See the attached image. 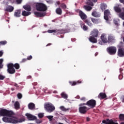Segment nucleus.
Returning a JSON list of instances; mask_svg holds the SVG:
<instances>
[{"mask_svg": "<svg viewBox=\"0 0 124 124\" xmlns=\"http://www.w3.org/2000/svg\"><path fill=\"white\" fill-rule=\"evenodd\" d=\"M22 1H23V0H16V2L17 4L22 3Z\"/></svg>", "mask_w": 124, "mask_h": 124, "instance_id": "52", "label": "nucleus"}, {"mask_svg": "<svg viewBox=\"0 0 124 124\" xmlns=\"http://www.w3.org/2000/svg\"><path fill=\"white\" fill-rule=\"evenodd\" d=\"M27 61H28L27 59L24 58L22 60L21 62H27Z\"/></svg>", "mask_w": 124, "mask_h": 124, "instance_id": "54", "label": "nucleus"}, {"mask_svg": "<svg viewBox=\"0 0 124 124\" xmlns=\"http://www.w3.org/2000/svg\"><path fill=\"white\" fill-rule=\"evenodd\" d=\"M69 83L71 86H76L78 84H81L82 83V81L78 80L77 81H69Z\"/></svg>", "mask_w": 124, "mask_h": 124, "instance_id": "18", "label": "nucleus"}, {"mask_svg": "<svg viewBox=\"0 0 124 124\" xmlns=\"http://www.w3.org/2000/svg\"><path fill=\"white\" fill-rule=\"evenodd\" d=\"M56 13L58 15H62V10L61 8H57L56 9Z\"/></svg>", "mask_w": 124, "mask_h": 124, "instance_id": "27", "label": "nucleus"}, {"mask_svg": "<svg viewBox=\"0 0 124 124\" xmlns=\"http://www.w3.org/2000/svg\"><path fill=\"white\" fill-rule=\"evenodd\" d=\"M20 14H21V10H17L14 13V16L17 18L20 17Z\"/></svg>", "mask_w": 124, "mask_h": 124, "instance_id": "24", "label": "nucleus"}, {"mask_svg": "<svg viewBox=\"0 0 124 124\" xmlns=\"http://www.w3.org/2000/svg\"><path fill=\"white\" fill-rule=\"evenodd\" d=\"M60 109L62 110L63 112H67L69 111V110H70V108H65L63 106H62L60 107Z\"/></svg>", "mask_w": 124, "mask_h": 124, "instance_id": "26", "label": "nucleus"}, {"mask_svg": "<svg viewBox=\"0 0 124 124\" xmlns=\"http://www.w3.org/2000/svg\"><path fill=\"white\" fill-rule=\"evenodd\" d=\"M86 4L89 6H93V2H87Z\"/></svg>", "mask_w": 124, "mask_h": 124, "instance_id": "47", "label": "nucleus"}, {"mask_svg": "<svg viewBox=\"0 0 124 124\" xmlns=\"http://www.w3.org/2000/svg\"><path fill=\"white\" fill-rule=\"evenodd\" d=\"M46 118L48 119V120H49L50 121H51L53 120V118H54V117L53 116L49 115L47 116Z\"/></svg>", "mask_w": 124, "mask_h": 124, "instance_id": "46", "label": "nucleus"}, {"mask_svg": "<svg viewBox=\"0 0 124 124\" xmlns=\"http://www.w3.org/2000/svg\"><path fill=\"white\" fill-rule=\"evenodd\" d=\"M83 8L86 10V11H91L93 9V7L89 5H84Z\"/></svg>", "mask_w": 124, "mask_h": 124, "instance_id": "29", "label": "nucleus"}, {"mask_svg": "<svg viewBox=\"0 0 124 124\" xmlns=\"http://www.w3.org/2000/svg\"><path fill=\"white\" fill-rule=\"evenodd\" d=\"M2 52L0 51V57H1L2 56Z\"/></svg>", "mask_w": 124, "mask_h": 124, "instance_id": "64", "label": "nucleus"}, {"mask_svg": "<svg viewBox=\"0 0 124 124\" xmlns=\"http://www.w3.org/2000/svg\"><path fill=\"white\" fill-rule=\"evenodd\" d=\"M13 114V111L7 110V114L6 115V117H11V116H12Z\"/></svg>", "mask_w": 124, "mask_h": 124, "instance_id": "33", "label": "nucleus"}, {"mask_svg": "<svg viewBox=\"0 0 124 124\" xmlns=\"http://www.w3.org/2000/svg\"><path fill=\"white\" fill-rule=\"evenodd\" d=\"M119 119L121 121H124V114H120L119 116Z\"/></svg>", "mask_w": 124, "mask_h": 124, "instance_id": "40", "label": "nucleus"}, {"mask_svg": "<svg viewBox=\"0 0 124 124\" xmlns=\"http://www.w3.org/2000/svg\"><path fill=\"white\" fill-rule=\"evenodd\" d=\"M91 21L93 23V24H98V19L94 18H92Z\"/></svg>", "mask_w": 124, "mask_h": 124, "instance_id": "35", "label": "nucleus"}, {"mask_svg": "<svg viewBox=\"0 0 124 124\" xmlns=\"http://www.w3.org/2000/svg\"><path fill=\"white\" fill-rule=\"evenodd\" d=\"M84 23H85V24H87L88 26H89V27H92L93 26V23H92L91 21H90V20L89 19H86L84 21Z\"/></svg>", "mask_w": 124, "mask_h": 124, "instance_id": "28", "label": "nucleus"}, {"mask_svg": "<svg viewBox=\"0 0 124 124\" xmlns=\"http://www.w3.org/2000/svg\"><path fill=\"white\" fill-rule=\"evenodd\" d=\"M5 76L0 75V80H4Z\"/></svg>", "mask_w": 124, "mask_h": 124, "instance_id": "51", "label": "nucleus"}, {"mask_svg": "<svg viewBox=\"0 0 124 124\" xmlns=\"http://www.w3.org/2000/svg\"><path fill=\"white\" fill-rule=\"evenodd\" d=\"M121 100L122 102H124V95L121 96Z\"/></svg>", "mask_w": 124, "mask_h": 124, "instance_id": "55", "label": "nucleus"}, {"mask_svg": "<svg viewBox=\"0 0 124 124\" xmlns=\"http://www.w3.org/2000/svg\"><path fill=\"white\" fill-rule=\"evenodd\" d=\"M114 10L116 12V13L120 14L122 12V10H123V8H122V5L121 4H117L114 7Z\"/></svg>", "mask_w": 124, "mask_h": 124, "instance_id": "8", "label": "nucleus"}, {"mask_svg": "<svg viewBox=\"0 0 124 124\" xmlns=\"http://www.w3.org/2000/svg\"><path fill=\"white\" fill-rule=\"evenodd\" d=\"M98 97L100 99H105V98H106V97H107V95L105 93H100L98 95Z\"/></svg>", "mask_w": 124, "mask_h": 124, "instance_id": "14", "label": "nucleus"}, {"mask_svg": "<svg viewBox=\"0 0 124 124\" xmlns=\"http://www.w3.org/2000/svg\"><path fill=\"white\" fill-rule=\"evenodd\" d=\"M14 106L16 110H19V109H20V103L18 101H16L14 104Z\"/></svg>", "mask_w": 124, "mask_h": 124, "instance_id": "25", "label": "nucleus"}, {"mask_svg": "<svg viewBox=\"0 0 124 124\" xmlns=\"http://www.w3.org/2000/svg\"><path fill=\"white\" fill-rule=\"evenodd\" d=\"M86 120L87 122H90L91 119H90V118L87 117Z\"/></svg>", "mask_w": 124, "mask_h": 124, "instance_id": "62", "label": "nucleus"}, {"mask_svg": "<svg viewBox=\"0 0 124 124\" xmlns=\"http://www.w3.org/2000/svg\"><path fill=\"white\" fill-rule=\"evenodd\" d=\"M118 56L119 57H124V51L122 48H119L118 51Z\"/></svg>", "mask_w": 124, "mask_h": 124, "instance_id": "16", "label": "nucleus"}, {"mask_svg": "<svg viewBox=\"0 0 124 124\" xmlns=\"http://www.w3.org/2000/svg\"><path fill=\"white\" fill-rule=\"evenodd\" d=\"M100 8L102 11H104L107 8V4L104 3H101L100 4Z\"/></svg>", "mask_w": 124, "mask_h": 124, "instance_id": "22", "label": "nucleus"}, {"mask_svg": "<svg viewBox=\"0 0 124 124\" xmlns=\"http://www.w3.org/2000/svg\"><path fill=\"white\" fill-rule=\"evenodd\" d=\"M3 122L5 123H11V124H18V123H23V119H20L19 120H16V119L11 118L4 117L2 118Z\"/></svg>", "mask_w": 124, "mask_h": 124, "instance_id": "2", "label": "nucleus"}, {"mask_svg": "<svg viewBox=\"0 0 124 124\" xmlns=\"http://www.w3.org/2000/svg\"><path fill=\"white\" fill-rule=\"evenodd\" d=\"M42 121L38 119H36V124H42Z\"/></svg>", "mask_w": 124, "mask_h": 124, "instance_id": "50", "label": "nucleus"}, {"mask_svg": "<svg viewBox=\"0 0 124 124\" xmlns=\"http://www.w3.org/2000/svg\"><path fill=\"white\" fill-rule=\"evenodd\" d=\"M108 41L109 43L113 42V41H114V38H113V37L109 36L108 37Z\"/></svg>", "mask_w": 124, "mask_h": 124, "instance_id": "37", "label": "nucleus"}, {"mask_svg": "<svg viewBox=\"0 0 124 124\" xmlns=\"http://www.w3.org/2000/svg\"><path fill=\"white\" fill-rule=\"evenodd\" d=\"M80 25L82 28V29H83V30L84 31H88V26H86L85 25V23H84V22H83V21H80Z\"/></svg>", "mask_w": 124, "mask_h": 124, "instance_id": "17", "label": "nucleus"}, {"mask_svg": "<svg viewBox=\"0 0 124 124\" xmlns=\"http://www.w3.org/2000/svg\"><path fill=\"white\" fill-rule=\"evenodd\" d=\"M38 117H39V118H40V119L43 118V117H44V113H39L38 114Z\"/></svg>", "mask_w": 124, "mask_h": 124, "instance_id": "45", "label": "nucleus"}, {"mask_svg": "<svg viewBox=\"0 0 124 124\" xmlns=\"http://www.w3.org/2000/svg\"><path fill=\"white\" fill-rule=\"evenodd\" d=\"M78 15L80 17L81 20H86L87 19V18H88L87 15H86V14L83 12L81 10L79 11Z\"/></svg>", "mask_w": 124, "mask_h": 124, "instance_id": "9", "label": "nucleus"}, {"mask_svg": "<svg viewBox=\"0 0 124 124\" xmlns=\"http://www.w3.org/2000/svg\"><path fill=\"white\" fill-rule=\"evenodd\" d=\"M81 100H82L83 101H85L86 100V98L85 97H82L80 99Z\"/></svg>", "mask_w": 124, "mask_h": 124, "instance_id": "59", "label": "nucleus"}, {"mask_svg": "<svg viewBox=\"0 0 124 124\" xmlns=\"http://www.w3.org/2000/svg\"><path fill=\"white\" fill-rule=\"evenodd\" d=\"M2 62H3V59H0V68H2L3 67V64H2Z\"/></svg>", "mask_w": 124, "mask_h": 124, "instance_id": "43", "label": "nucleus"}, {"mask_svg": "<svg viewBox=\"0 0 124 124\" xmlns=\"http://www.w3.org/2000/svg\"><path fill=\"white\" fill-rule=\"evenodd\" d=\"M108 17H109V16L104 15V18L105 20H106V21H108V20H109Z\"/></svg>", "mask_w": 124, "mask_h": 124, "instance_id": "49", "label": "nucleus"}, {"mask_svg": "<svg viewBox=\"0 0 124 124\" xmlns=\"http://www.w3.org/2000/svg\"><path fill=\"white\" fill-rule=\"evenodd\" d=\"M14 86L16 88H19V86H18V84H17V83L15 84Z\"/></svg>", "mask_w": 124, "mask_h": 124, "instance_id": "61", "label": "nucleus"}, {"mask_svg": "<svg viewBox=\"0 0 124 124\" xmlns=\"http://www.w3.org/2000/svg\"><path fill=\"white\" fill-rule=\"evenodd\" d=\"M84 105H87L90 107V109H93L96 106V101L94 99H91L87 102L86 103H81L79 105V106H84Z\"/></svg>", "mask_w": 124, "mask_h": 124, "instance_id": "1", "label": "nucleus"}, {"mask_svg": "<svg viewBox=\"0 0 124 124\" xmlns=\"http://www.w3.org/2000/svg\"><path fill=\"white\" fill-rule=\"evenodd\" d=\"M31 13L30 12H27L26 11H24L22 12V16H29V15H31Z\"/></svg>", "mask_w": 124, "mask_h": 124, "instance_id": "30", "label": "nucleus"}, {"mask_svg": "<svg viewBox=\"0 0 124 124\" xmlns=\"http://www.w3.org/2000/svg\"><path fill=\"white\" fill-rule=\"evenodd\" d=\"M31 59H32V56L31 55H30V56H28V57H27V61H28H28H31Z\"/></svg>", "mask_w": 124, "mask_h": 124, "instance_id": "53", "label": "nucleus"}, {"mask_svg": "<svg viewBox=\"0 0 124 124\" xmlns=\"http://www.w3.org/2000/svg\"><path fill=\"white\" fill-rule=\"evenodd\" d=\"M34 15H35L36 17H44L45 15H46V14L45 13H40L38 12H34Z\"/></svg>", "mask_w": 124, "mask_h": 124, "instance_id": "12", "label": "nucleus"}, {"mask_svg": "<svg viewBox=\"0 0 124 124\" xmlns=\"http://www.w3.org/2000/svg\"><path fill=\"white\" fill-rule=\"evenodd\" d=\"M36 9L37 11H42L44 12L47 10V6L43 3L38 2L36 4Z\"/></svg>", "mask_w": 124, "mask_h": 124, "instance_id": "3", "label": "nucleus"}, {"mask_svg": "<svg viewBox=\"0 0 124 124\" xmlns=\"http://www.w3.org/2000/svg\"><path fill=\"white\" fill-rule=\"evenodd\" d=\"M28 108L30 110L35 109V105L33 103H30L28 104Z\"/></svg>", "mask_w": 124, "mask_h": 124, "instance_id": "20", "label": "nucleus"}, {"mask_svg": "<svg viewBox=\"0 0 124 124\" xmlns=\"http://www.w3.org/2000/svg\"><path fill=\"white\" fill-rule=\"evenodd\" d=\"M61 96L63 98H64L65 99H67V95L64 93H61Z\"/></svg>", "mask_w": 124, "mask_h": 124, "instance_id": "39", "label": "nucleus"}, {"mask_svg": "<svg viewBox=\"0 0 124 124\" xmlns=\"http://www.w3.org/2000/svg\"><path fill=\"white\" fill-rule=\"evenodd\" d=\"M50 45H52V44H51V43H49V44H48L46 46L47 47V46H50Z\"/></svg>", "mask_w": 124, "mask_h": 124, "instance_id": "63", "label": "nucleus"}, {"mask_svg": "<svg viewBox=\"0 0 124 124\" xmlns=\"http://www.w3.org/2000/svg\"><path fill=\"white\" fill-rule=\"evenodd\" d=\"M104 15H107L109 16L110 15V11L109 10H106L104 11Z\"/></svg>", "mask_w": 124, "mask_h": 124, "instance_id": "38", "label": "nucleus"}, {"mask_svg": "<svg viewBox=\"0 0 124 124\" xmlns=\"http://www.w3.org/2000/svg\"><path fill=\"white\" fill-rule=\"evenodd\" d=\"M99 32V31H98L97 29H94L91 31L90 35H92V36H93L94 37H97V36H98Z\"/></svg>", "mask_w": 124, "mask_h": 124, "instance_id": "10", "label": "nucleus"}, {"mask_svg": "<svg viewBox=\"0 0 124 124\" xmlns=\"http://www.w3.org/2000/svg\"><path fill=\"white\" fill-rule=\"evenodd\" d=\"M90 108L86 107V106H80L79 108V112H80L81 114H85L89 111Z\"/></svg>", "mask_w": 124, "mask_h": 124, "instance_id": "7", "label": "nucleus"}, {"mask_svg": "<svg viewBox=\"0 0 124 124\" xmlns=\"http://www.w3.org/2000/svg\"><path fill=\"white\" fill-rule=\"evenodd\" d=\"M107 51L109 55H115L117 52V48L115 46H110L107 48Z\"/></svg>", "mask_w": 124, "mask_h": 124, "instance_id": "6", "label": "nucleus"}, {"mask_svg": "<svg viewBox=\"0 0 124 124\" xmlns=\"http://www.w3.org/2000/svg\"><path fill=\"white\" fill-rule=\"evenodd\" d=\"M23 8L27 11H31V6H30V5L24 6Z\"/></svg>", "mask_w": 124, "mask_h": 124, "instance_id": "32", "label": "nucleus"}, {"mask_svg": "<svg viewBox=\"0 0 124 124\" xmlns=\"http://www.w3.org/2000/svg\"><path fill=\"white\" fill-rule=\"evenodd\" d=\"M122 12L118 14V16L122 20H124V7L122 8Z\"/></svg>", "mask_w": 124, "mask_h": 124, "instance_id": "21", "label": "nucleus"}, {"mask_svg": "<svg viewBox=\"0 0 124 124\" xmlns=\"http://www.w3.org/2000/svg\"><path fill=\"white\" fill-rule=\"evenodd\" d=\"M44 107L48 113H52V112H54V111H55V109H56L55 106H54L52 104H45Z\"/></svg>", "mask_w": 124, "mask_h": 124, "instance_id": "4", "label": "nucleus"}, {"mask_svg": "<svg viewBox=\"0 0 124 124\" xmlns=\"http://www.w3.org/2000/svg\"><path fill=\"white\" fill-rule=\"evenodd\" d=\"M62 33H64V31H63V30H56L55 34H62Z\"/></svg>", "mask_w": 124, "mask_h": 124, "instance_id": "34", "label": "nucleus"}, {"mask_svg": "<svg viewBox=\"0 0 124 124\" xmlns=\"http://www.w3.org/2000/svg\"><path fill=\"white\" fill-rule=\"evenodd\" d=\"M13 67H15L16 69H19L20 68V64L18 63L13 64Z\"/></svg>", "mask_w": 124, "mask_h": 124, "instance_id": "36", "label": "nucleus"}, {"mask_svg": "<svg viewBox=\"0 0 124 124\" xmlns=\"http://www.w3.org/2000/svg\"><path fill=\"white\" fill-rule=\"evenodd\" d=\"M13 10H14V7L11 5L7 6L5 9L6 12H12Z\"/></svg>", "mask_w": 124, "mask_h": 124, "instance_id": "13", "label": "nucleus"}, {"mask_svg": "<svg viewBox=\"0 0 124 124\" xmlns=\"http://www.w3.org/2000/svg\"><path fill=\"white\" fill-rule=\"evenodd\" d=\"M101 38L102 41V42H103V43H107V42H108L107 38H106V37L104 36V35H101Z\"/></svg>", "mask_w": 124, "mask_h": 124, "instance_id": "31", "label": "nucleus"}, {"mask_svg": "<svg viewBox=\"0 0 124 124\" xmlns=\"http://www.w3.org/2000/svg\"><path fill=\"white\" fill-rule=\"evenodd\" d=\"M17 96L18 99H21V98H22V97H23V96L22 95V94H21V93H18L17 94Z\"/></svg>", "mask_w": 124, "mask_h": 124, "instance_id": "48", "label": "nucleus"}, {"mask_svg": "<svg viewBox=\"0 0 124 124\" xmlns=\"http://www.w3.org/2000/svg\"><path fill=\"white\" fill-rule=\"evenodd\" d=\"M32 85H33V86H37V82H34L32 83Z\"/></svg>", "mask_w": 124, "mask_h": 124, "instance_id": "60", "label": "nucleus"}, {"mask_svg": "<svg viewBox=\"0 0 124 124\" xmlns=\"http://www.w3.org/2000/svg\"><path fill=\"white\" fill-rule=\"evenodd\" d=\"M7 72L9 73V74H14L16 72V70L13 67V63H10L7 65Z\"/></svg>", "mask_w": 124, "mask_h": 124, "instance_id": "5", "label": "nucleus"}, {"mask_svg": "<svg viewBox=\"0 0 124 124\" xmlns=\"http://www.w3.org/2000/svg\"><path fill=\"white\" fill-rule=\"evenodd\" d=\"M92 15L93 16V17H95L96 18H99V17H100V14L96 11L92 12Z\"/></svg>", "mask_w": 124, "mask_h": 124, "instance_id": "23", "label": "nucleus"}, {"mask_svg": "<svg viewBox=\"0 0 124 124\" xmlns=\"http://www.w3.org/2000/svg\"><path fill=\"white\" fill-rule=\"evenodd\" d=\"M61 7H62V9H66V5L64 3H62L61 5Z\"/></svg>", "mask_w": 124, "mask_h": 124, "instance_id": "42", "label": "nucleus"}, {"mask_svg": "<svg viewBox=\"0 0 124 124\" xmlns=\"http://www.w3.org/2000/svg\"><path fill=\"white\" fill-rule=\"evenodd\" d=\"M95 37L94 36H90L89 38V41L90 42H92V43H97V40L94 38Z\"/></svg>", "mask_w": 124, "mask_h": 124, "instance_id": "19", "label": "nucleus"}, {"mask_svg": "<svg viewBox=\"0 0 124 124\" xmlns=\"http://www.w3.org/2000/svg\"><path fill=\"white\" fill-rule=\"evenodd\" d=\"M120 2L124 4V0H119Z\"/></svg>", "mask_w": 124, "mask_h": 124, "instance_id": "58", "label": "nucleus"}, {"mask_svg": "<svg viewBox=\"0 0 124 124\" xmlns=\"http://www.w3.org/2000/svg\"><path fill=\"white\" fill-rule=\"evenodd\" d=\"M56 30H48L47 32L48 33H53V32H54L55 34H56Z\"/></svg>", "mask_w": 124, "mask_h": 124, "instance_id": "41", "label": "nucleus"}, {"mask_svg": "<svg viewBox=\"0 0 124 124\" xmlns=\"http://www.w3.org/2000/svg\"><path fill=\"white\" fill-rule=\"evenodd\" d=\"M7 113V109H2L0 110V116H2L3 117H6Z\"/></svg>", "mask_w": 124, "mask_h": 124, "instance_id": "15", "label": "nucleus"}, {"mask_svg": "<svg viewBox=\"0 0 124 124\" xmlns=\"http://www.w3.org/2000/svg\"><path fill=\"white\" fill-rule=\"evenodd\" d=\"M29 121H35L36 120L37 118L36 116H34L31 114L27 113L26 115Z\"/></svg>", "mask_w": 124, "mask_h": 124, "instance_id": "11", "label": "nucleus"}, {"mask_svg": "<svg viewBox=\"0 0 124 124\" xmlns=\"http://www.w3.org/2000/svg\"><path fill=\"white\" fill-rule=\"evenodd\" d=\"M56 3L57 5H60V4H61V2H60V1H57Z\"/></svg>", "mask_w": 124, "mask_h": 124, "instance_id": "57", "label": "nucleus"}, {"mask_svg": "<svg viewBox=\"0 0 124 124\" xmlns=\"http://www.w3.org/2000/svg\"><path fill=\"white\" fill-rule=\"evenodd\" d=\"M114 23L116 25V26H118L119 25L117 20H114Z\"/></svg>", "mask_w": 124, "mask_h": 124, "instance_id": "56", "label": "nucleus"}, {"mask_svg": "<svg viewBox=\"0 0 124 124\" xmlns=\"http://www.w3.org/2000/svg\"><path fill=\"white\" fill-rule=\"evenodd\" d=\"M6 44H7V41H3L0 42V46H1V45H6Z\"/></svg>", "mask_w": 124, "mask_h": 124, "instance_id": "44", "label": "nucleus"}]
</instances>
